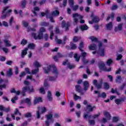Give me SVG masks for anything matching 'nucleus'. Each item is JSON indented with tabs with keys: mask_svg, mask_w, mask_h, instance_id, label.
<instances>
[{
	"mask_svg": "<svg viewBox=\"0 0 126 126\" xmlns=\"http://www.w3.org/2000/svg\"><path fill=\"white\" fill-rule=\"evenodd\" d=\"M53 68V73L55 74L56 76L55 77H49V80L50 81H55L56 79H57V77H58V75L59 74V71H58V69L57 68V67L54 64L52 65H49L47 66V68L46 67H44L43 68V70L45 72V73L46 74H48L49 72L51 71V69Z\"/></svg>",
	"mask_w": 126,
	"mask_h": 126,
	"instance_id": "f257e3e1",
	"label": "nucleus"
},
{
	"mask_svg": "<svg viewBox=\"0 0 126 126\" xmlns=\"http://www.w3.org/2000/svg\"><path fill=\"white\" fill-rule=\"evenodd\" d=\"M43 32H46V30L44 27H41L39 30V32H38L37 36L36 33L34 32L32 33V36L33 37L35 40H37V39H38V40H41V39L43 38Z\"/></svg>",
	"mask_w": 126,
	"mask_h": 126,
	"instance_id": "f03ea898",
	"label": "nucleus"
},
{
	"mask_svg": "<svg viewBox=\"0 0 126 126\" xmlns=\"http://www.w3.org/2000/svg\"><path fill=\"white\" fill-rule=\"evenodd\" d=\"M98 65L99 68V72H102V70L103 71H107V72H110V71L112 70V68L111 67L107 69L105 63H104L102 62L101 61L98 62Z\"/></svg>",
	"mask_w": 126,
	"mask_h": 126,
	"instance_id": "7ed1b4c3",
	"label": "nucleus"
},
{
	"mask_svg": "<svg viewBox=\"0 0 126 126\" xmlns=\"http://www.w3.org/2000/svg\"><path fill=\"white\" fill-rule=\"evenodd\" d=\"M27 91H29L30 93H33L35 92V91H34V89L33 88V87H32L31 89L29 86H26L24 87L22 89V91L21 93L22 95L25 96V95H26V92H27Z\"/></svg>",
	"mask_w": 126,
	"mask_h": 126,
	"instance_id": "20e7f679",
	"label": "nucleus"
},
{
	"mask_svg": "<svg viewBox=\"0 0 126 126\" xmlns=\"http://www.w3.org/2000/svg\"><path fill=\"white\" fill-rule=\"evenodd\" d=\"M47 120L45 121L46 126H50V124L54 123V119H53V114L50 113L47 115H46Z\"/></svg>",
	"mask_w": 126,
	"mask_h": 126,
	"instance_id": "39448f33",
	"label": "nucleus"
},
{
	"mask_svg": "<svg viewBox=\"0 0 126 126\" xmlns=\"http://www.w3.org/2000/svg\"><path fill=\"white\" fill-rule=\"evenodd\" d=\"M87 56V53L86 52H83L81 54V56H79L77 53H75L74 54V58L75 59L76 62H79L80 60V58H82V59H85L86 56Z\"/></svg>",
	"mask_w": 126,
	"mask_h": 126,
	"instance_id": "423d86ee",
	"label": "nucleus"
},
{
	"mask_svg": "<svg viewBox=\"0 0 126 126\" xmlns=\"http://www.w3.org/2000/svg\"><path fill=\"white\" fill-rule=\"evenodd\" d=\"M93 83L94 86L97 88V89H101L102 88V85L103 84V79H101L99 80V83L98 84L97 80H94Z\"/></svg>",
	"mask_w": 126,
	"mask_h": 126,
	"instance_id": "0eeeda50",
	"label": "nucleus"
},
{
	"mask_svg": "<svg viewBox=\"0 0 126 126\" xmlns=\"http://www.w3.org/2000/svg\"><path fill=\"white\" fill-rule=\"evenodd\" d=\"M97 43H98V48L100 57H105V49L104 48H101L103 44L100 41L97 42Z\"/></svg>",
	"mask_w": 126,
	"mask_h": 126,
	"instance_id": "6e6552de",
	"label": "nucleus"
},
{
	"mask_svg": "<svg viewBox=\"0 0 126 126\" xmlns=\"http://www.w3.org/2000/svg\"><path fill=\"white\" fill-rule=\"evenodd\" d=\"M68 3L69 4L72 8H73V10L74 11H76V10H77L78 9V7H79V6L78 5H76L74 6V1L73 0H68Z\"/></svg>",
	"mask_w": 126,
	"mask_h": 126,
	"instance_id": "1a4fd4ad",
	"label": "nucleus"
},
{
	"mask_svg": "<svg viewBox=\"0 0 126 126\" xmlns=\"http://www.w3.org/2000/svg\"><path fill=\"white\" fill-rule=\"evenodd\" d=\"M63 65H67V67L69 68V69H72V68H74L75 66L73 64H70V63L68 61V60H66L63 63Z\"/></svg>",
	"mask_w": 126,
	"mask_h": 126,
	"instance_id": "9d476101",
	"label": "nucleus"
},
{
	"mask_svg": "<svg viewBox=\"0 0 126 126\" xmlns=\"http://www.w3.org/2000/svg\"><path fill=\"white\" fill-rule=\"evenodd\" d=\"M62 26L63 28H65L66 31H67L69 28V27L70 26V24H69V22H68L65 23V21L63 20L62 21Z\"/></svg>",
	"mask_w": 126,
	"mask_h": 126,
	"instance_id": "9b49d317",
	"label": "nucleus"
},
{
	"mask_svg": "<svg viewBox=\"0 0 126 126\" xmlns=\"http://www.w3.org/2000/svg\"><path fill=\"white\" fill-rule=\"evenodd\" d=\"M94 94H98V98H105L107 97V94L106 93H102L101 94H100V92L98 91H94Z\"/></svg>",
	"mask_w": 126,
	"mask_h": 126,
	"instance_id": "f8f14e48",
	"label": "nucleus"
},
{
	"mask_svg": "<svg viewBox=\"0 0 126 126\" xmlns=\"http://www.w3.org/2000/svg\"><path fill=\"white\" fill-rule=\"evenodd\" d=\"M2 82H4V83H7L8 82V80H4L2 79H0V89L1 90L2 88H6V85L3 84L2 85H0L2 83Z\"/></svg>",
	"mask_w": 126,
	"mask_h": 126,
	"instance_id": "ddd939ff",
	"label": "nucleus"
},
{
	"mask_svg": "<svg viewBox=\"0 0 126 126\" xmlns=\"http://www.w3.org/2000/svg\"><path fill=\"white\" fill-rule=\"evenodd\" d=\"M86 108L89 112H93L94 109L96 110V107L95 106H92L90 104H88Z\"/></svg>",
	"mask_w": 126,
	"mask_h": 126,
	"instance_id": "4468645a",
	"label": "nucleus"
},
{
	"mask_svg": "<svg viewBox=\"0 0 126 126\" xmlns=\"http://www.w3.org/2000/svg\"><path fill=\"white\" fill-rule=\"evenodd\" d=\"M84 90V91H87L89 89V83L87 81H85L83 82Z\"/></svg>",
	"mask_w": 126,
	"mask_h": 126,
	"instance_id": "2eb2a0df",
	"label": "nucleus"
},
{
	"mask_svg": "<svg viewBox=\"0 0 126 126\" xmlns=\"http://www.w3.org/2000/svg\"><path fill=\"white\" fill-rule=\"evenodd\" d=\"M39 102H43L42 97H39L34 98L33 100V103L34 105H37V104H38V103H39Z\"/></svg>",
	"mask_w": 126,
	"mask_h": 126,
	"instance_id": "dca6fc26",
	"label": "nucleus"
},
{
	"mask_svg": "<svg viewBox=\"0 0 126 126\" xmlns=\"http://www.w3.org/2000/svg\"><path fill=\"white\" fill-rule=\"evenodd\" d=\"M79 17V14L77 13H74L72 15V17L73 18V21L75 23H78V19L76 17Z\"/></svg>",
	"mask_w": 126,
	"mask_h": 126,
	"instance_id": "f3484780",
	"label": "nucleus"
},
{
	"mask_svg": "<svg viewBox=\"0 0 126 126\" xmlns=\"http://www.w3.org/2000/svg\"><path fill=\"white\" fill-rule=\"evenodd\" d=\"M27 51H28V48H25L24 50H23L22 51L21 53V58L23 59L25 56L27 55Z\"/></svg>",
	"mask_w": 126,
	"mask_h": 126,
	"instance_id": "a211bd4d",
	"label": "nucleus"
},
{
	"mask_svg": "<svg viewBox=\"0 0 126 126\" xmlns=\"http://www.w3.org/2000/svg\"><path fill=\"white\" fill-rule=\"evenodd\" d=\"M83 48H84V43L83 42L81 41L80 43L79 46L78 47L79 51H80V52H81V53H83V52H84V50L82 49H83Z\"/></svg>",
	"mask_w": 126,
	"mask_h": 126,
	"instance_id": "6ab92c4d",
	"label": "nucleus"
},
{
	"mask_svg": "<svg viewBox=\"0 0 126 126\" xmlns=\"http://www.w3.org/2000/svg\"><path fill=\"white\" fill-rule=\"evenodd\" d=\"M36 47V45L33 43H31L28 45V49H31V50H34L35 47Z\"/></svg>",
	"mask_w": 126,
	"mask_h": 126,
	"instance_id": "aec40b11",
	"label": "nucleus"
},
{
	"mask_svg": "<svg viewBox=\"0 0 126 126\" xmlns=\"http://www.w3.org/2000/svg\"><path fill=\"white\" fill-rule=\"evenodd\" d=\"M104 117L106 118L107 120H111V114L107 111H105L103 113Z\"/></svg>",
	"mask_w": 126,
	"mask_h": 126,
	"instance_id": "412c9836",
	"label": "nucleus"
},
{
	"mask_svg": "<svg viewBox=\"0 0 126 126\" xmlns=\"http://www.w3.org/2000/svg\"><path fill=\"white\" fill-rule=\"evenodd\" d=\"M88 26H87L86 25H83L80 26V29H81V31L88 30Z\"/></svg>",
	"mask_w": 126,
	"mask_h": 126,
	"instance_id": "4be33fe9",
	"label": "nucleus"
},
{
	"mask_svg": "<svg viewBox=\"0 0 126 126\" xmlns=\"http://www.w3.org/2000/svg\"><path fill=\"white\" fill-rule=\"evenodd\" d=\"M25 103H26V104H27L28 107H30V106H31L32 105L31 99H30V98H26L25 99Z\"/></svg>",
	"mask_w": 126,
	"mask_h": 126,
	"instance_id": "5701e85b",
	"label": "nucleus"
},
{
	"mask_svg": "<svg viewBox=\"0 0 126 126\" xmlns=\"http://www.w3.org/2000/svg\"><path fill=\"white\" fill-rule=\"evenodd\" d=\"M75 89L76 91L77 92H78V93H81V92L82 91V89H81V86L79 85H77L75 86Z\"/></svg>",
	"mask_w": 126,
	"mask_h": 126,
	"instance_id": "b1692460",
	"label": "nucleus"
},
{
	"mask_svg": "<svg viewBox=\"0 0 126 126\" xmlns=\"http://www.w3.org/2000/svg\"><path fill=\"white\" fill-rule=\"evenodd\" d=\"M106 28L108 30L111 31L113 28V23L111 22L106 25Z\"/></svg>",
	"mask_w": 126,
	"mask_h": 126,
	"instance_id": "393cba45",
	"label": "nucleus"
},
{
	"mask_svg": "<svg viewBox=\"0 0 126 126\" xmlns=\"http://www.w3.org/2000/svg\"><path fill=\"white\" fill-rule=\"evenodd\" d=\"M89 48L91 51H95V50H96V45L95 44H91L89 46Z\"/></svg>",
	"mask_w": 126,
	"mask_h": 126,
	"instance_id": "a878e982",
	"label": "nucleus"
},
{
	"mask_svg": "<svg viewBox=\"0 0 126 126\" xmlns=\"http://www.w3.org/2000/svg\"><path fill=\"white\" fill-rule=\"evenodd\" d=\"M122 80H123V79H122L121 76H117L116 77L115 81H116V83H121L122 82Z\"/></svg>",
	"mask_w": 126,
	"mask_h": 126,
	"instance_id": "bb28decb",
	"label": "nucleus"
},
{
	"mask_svg": "<svg viewBox=\"0 0 126 126\" xmlns=\"http://www.w3.org/2000/svg\"><path fill=\"white\" fill-rule=\"evenodd\" d=\"M103 87L105 90H109L110 89V85L107 82H104L103 83Z\"/></svg>",
	"mask_w": 126,
	"mask_h": 126,
	"instance_id": "cd10ccee",
	"label": "nucleus"
},
{
	"mask_svg": "<svg viewBox=\"0 0 126 126\" xmlns=\"http://www.w3.org/2000/svg\"><path fill=\"white\" fill-rule=\"evenodd\" d=\"M47 98L49 101H53V97H52V93L51 91H49L47 94Z\"/></svg>",
	"mask_w": 126,
	"mask_h": 126,
	"instance_id": "c85d7f7f",
	"label": "nucleus"
},
{
	"mask_svg": "<svg viewBox=\"0 0 126 126\" xmlns=\"http://www.w3.org/2000/svg\"><path fill=\"white\" fill-rule=\"evenodd\" d=\"M99 21H100V19H99V17L97 16H94L93 18V22H94V23H98Z\"/></svg>",
	"mask_w": 126,
	"mask_h": 126,
	"instance_id": "c756f323",
	"label": "nucleus"
},
{
	"mask_svg": "<svg viewBox=\"0 0 126 126\" xmlns=\"http://www.w3.org/2000/svg\"><path fill=\"white\" fill-rule=\"evenodd\" d=\"M27 4V1L26 0H22L21 1V6L23 8H25Z\"/></svg>",
	"mask_w": 126,
	"mask_h": 126,
	"instance_id": "7c9ffc66",
	"label": "nucleus"
},
{
	"mask_svg": "<svg viewBox=\"0 0 126 126\" xmlns=\"http://www.w3.org/2000/svg\"><path fill=\"white\" fill-rule=\"evenodd\" d=\"M89 39H90V40H91L92 42H96V43H97V42H99V41L98 40V38L94 36H91Z\"/></svg>",
	"mask_w": 126,
	"mask_h": 126,
	"instance_id": "2f4dec72",
	"label": "nucleus"
},
{
	"mask_svg": "<svg viewBox=\"0 0 126 126\" xmlns=\"http://www.w3.org/2000/svg\"><path fill=\"white\" fill-rule=\"evenodd\" d=\"M27 43H28V41L25 39V38H23L21 42V45L23 47L25 46V45H26Z\"/></svg>",
	"mask_w": 126,
	"mask_h": 126,
	"instance_id": "473e14b6",
	"label": "nucleus"
},
{
	"mask_svg": "<svg viewBox=\"0 0 126 126\" xmlns=\"http://www.w3.org/2000/svg\"><path fill=\"white\" fill-rule=\"evenodd\" d=\"M60 15V11H59L57 10H56L55 11L52 12V15H53V16H57V15Z\"/></svg>",
	"mask_w": 126,
	"mask_h": 126,
	"instance_id": "72a5a7b5",
	"label": "nucleus"
},
{
	"mask_svg": "<svg viewBox=\"0 0 126 126\" xmlns=\"http://www.w3.org/2000/svg\"><path fill=\"white\" fill-rule=\"evenodd\" d=\"M124 101V99H116L115 100V102L117 105H120V104H121V103Z\"/></svg>",
	"mask_w": 126,
	"mask_h": 126,
	"instance_id": "f704fd0d",
	"label": "nucleus"
},
{
	"mask_svg": "<svg viewBox=\"0 0 126 126\" xmlns=\"http://www.w3.org/2000/svg\"><path fill=\"white\" fill-rule=\"evenodd\" d=\"M12 74H13V73L12 72V69L10 68L9 70L7 71V76H11Z\"/></svg>",
	"mask_w": 126,
	"mask_h": 126,
	"instance_id": "c9c22d12",
	"label": "nucleus"
},
{
	"mask_svg": "<svg viewBox=\"0 0 126 126\" xmlns=\"http://www.w3.org/2000/svg\"><path fill=\"white\" fill-rule=\"evenodd\" d=\"M33 65H34V66H35L36 68H39V67H40V66H41V65L40 64L39 62H38L37 61H35L33 63Z\"/></svg>",
	"mask_w": 126,
	"mask_h": 126,
	"instance_id": "e433bc0d",
	"label": "nucleus"
},
{
	"mask_svg": "<svg viewBox=\"0 0 126 126\" xmlns=\"http://www.w3.org/2000/svg\"><path fill=\"white\" fill-rule=\"evenodd\" d=\"M55 40H56L57 44L59 45H60L61 44H63V45H64L63 42L62 41V40L58 39V36H55Z\"/></svg>",
	"mask_w": 126,
	"mask_h": 126,
	"instance_id": "4c0bfd02",
	"label": "nucleus"
},
{
	"mask_svg": "<svg viewBox=\"0 0 126 126\" xmlns=\"http://www.w3.org/2000/svg\"><path fill=\"white\" fill-rule=\"evenodd\" d=\"M39 72V68H36L35 69H33L32 70V73L31 74H37Z\"/></svg>",
	"mask_w": 126,
	"mask_h": 126,
	"instance_id": "58836bf2",
	"label": "nucleus"
},
{
	"mask_svg": "<svg viewBox=\"0 0 126 126\" xmlns=\"http://www.w3.org/2000/svg\"><path fill=\"white\" fill-rule=\"evenodd\" d=\"M120 120V118L118 117H113L112 119V122L113 123H118L119 121Z\"/></svg>",
	"mask_w": 126,
	"mask_h": 126,
	"instance_id": "ea45409f",
	"label": "nucleus"
},
{
	"mask_svg": "<svg viewBox=\"0 0 126 126\" xmlns=\"http://www.w3.org/2000/svg\"><path fill=\"white\" fill-rule=\"evenodd\" d=\"M18 100V97H17V96L15 95V96L13 97V98H12L11 100L12 103H13V104H15V101Z\"/></svg>",
	"mask_w": 126,
	"mask_h": 126,
	"instance_id": "a19ab883",
	"label": "nucleus"
},
{
	"mask_svg": "<svg viewBox=\"0 0 126 126\" xmlns=\"http://www.w3.org/2000/svg\"><path fill=\"white\" fill-rule=\"evenodd\" d=\"M48 13H49V11L48 10H47L45 11V12H41V17H44V16L46 15L47 17H48V15H47V14H48Z\"/></svg>",
	"mask_w": 126,
	"mask_h": 126,
	"instance_id": "79ce46f5",
	"label": "nucleus"
},
{
	"mask_svg": "<svg viewBox=\"0 0 126 126\" xmlns=\"http://www.w3.org/2000/svg\"><path fill=\"white\" fill-rule=\"evenodd\" d=\"M25 118H31L32 117V114L30 112H28L24 114Z\"/></svg>",
	"mask_w": 126,
	"mask_h": 126,
	"instance_id": "37998d69",
	"label": "nucleus"
},
{
	"mask_svg": "<svg viewBox=\"0 0 126 126\" xmlns=\"http://www.w3.org/2000/svg\"><path fill=\"white\" fill-rule=\"evenodd\" d=\"M70 45H71V50H75V49L77 48V47L76 46V45H75V44L71 42Z\"/></svg>",
	"mask_w": 126,
	"mask_h": 126,
	"instance_id": "c03bdc74",
	"label": "nucleus"
},
{
	"mask_svg": "<svg viewBox=\"0 0 126 126\" xmlns=\"http://www.w3.org/2000/svg\"><path fill=\"white\" fill-rule=\"evenodd\" d=\"M79 41V37L77 36H74L73 38V41L74 43H76V42H78Z\"/></svg>",
	"mask_w": 126,
	"mask_h": 126,
	"instance_id": "a18cd8bd",
	"label": "nucleus"
},
{
	"mask_svg": "<svg viewBox=\"0 0 126 126\" xmlns=\"http://www.w3.org/2000/svg\"><path fill=\"white\" fill-rule=\"evenodd\" d=\"M126 83H123V85L119 87V90L121 91H123V90H124V89H125V87H126Z\"/></svg>",
	"mask_w": 126,
	"mask_h": 126,
	"instance_id": "49530a36",
	"label": "nucleus"
},
{
	"mask_svg": "<svg viewBox=\"0 0 126 126\" xmlns=\"http://www.w3.org/2000/svg\"><path fill=\"white\" fill-rule=\"evenodd\" d=\"M88 118V119H91L92 118V115H88L87 114L84 115V119H86Z\"/></svg>",
	"mask_w": 126,
	"mask_h": 126,
	"instance_id": "de8ad7c7",
	"label": "nucleus"
},
{
	"mask_svg": "<svg viewBox=\"0 0 126 126\" xmlns=\"http://www.w3.org/2000/svg\"><path fill=\"white\" fill-rule=\"evenodd\" d=\"M22 23H23V26L25 27V28H27L29 26V23H28V22L25 21H23Z\"/></svg>",
	"mask_w": 126,
	"mask_h": 126,
	"instance_id": "09e8293b",
	"label": "nucleus"
},
{
	"mask_svg": "<svg viewBox=\"0 0 126 126\" xmlns=\"http://www.w3.org/2000/svg\"><path fill=\"white\" fill-rule=\"evenodd\" d=\"M107 65H111L113 63V60L111 59H108L106 63Z\"/></svg>",
	"mask_w": 126,
	"mask_h": 126,
	"instance_id": "8fccbe9b",
	"label": "nucleus"
},
{
	"mask_svg": "<svg viewBox=\"0 0 126 126\" xmlns=\"http://www.w3.org/2000/svg\"><path fill=\"white\" fill-rule=\"evenodd\" d=\"M89 123L90 124V126H94L95 125V120H89Z\"/></svg>",
	"mask_w": 126,
	"mask_h": 126,
	"instance_id": "3c124183",
	"label": "nucleus"
},
{
	"mask_svg": "<svg viewBox=\"0 0 126 126\" xmlns=\"http://www.w3.org/2000/svg\"><path fill=\"white\" fill-rule=\"evenodd\" d=\"M4 42L5 44L6 47H10L11 44H10L9 41L7 40H4Z\"/></svg>",
	"mask_w": 126,
	"mask_h": 126,
	"instance_id": "603ef678",
	"label": "nucleus"
},
{
	"mask_svg": "<svg viewBox=\"0 0 126 126\" xmlns=\"http://www.w3.org/2000/svg\"><path fill=\"white\" fill-rule=\"evenodd\" d=\"M117 57L116 58V61H120L123 58V55H122L121 54L118 55Z\"/></svg>",
	"mask_w": 126,
	"mask_h": 126,
	"instance_id": "864d4df0",
	"label": "nucleus"
},
{
	"mask_svg": "<svg viewBox=\"0 0 126 126\" xmlns=\"http://www.w3.org/2000/svg\"><path fill=\"white\" fill-rule=\"evenodd\" d=\"M74 99L75 101H77V100H78V99H81V97H80V96H78L76 94H74Z\"/></svg>",
	"mask_w": 126,
	"mask_h": 126,
	"instance_id": "5fc2aeb1",
	"label": "nucleus"
},
{
	"mask_svg": "<svg viewBox=\"0 0 126 126\" xmlns=\"http://www.w3.org/2000/svg\"><path fill=\"white\" fill-rule=\"evenodd\" d=\"M4 112H5V113H8V112H10V107H8L7 108L4 107Z\"/></svg>",
	"mask_w": 126,
	"mask_h": 126,
	"instance_id": "6e6d98bb",
	"label": "nucleus"
},
{
	"mask_svg": "<svg viewBox=\"0 0 126 126\" xmlns=\"http://www.w3.org/2000/svg\"><path fill=\"white\" fill-rule=\"evenodd\" d=\"M13 17H11L9 21V24L10 26H12V22H13Z\"/></svg>",
	"mask_w": 126,
	"mask_h": 126,
	"instance_id": "4d7b16f0",
	"label": "nucleus"
},
{
	"mask_svg": "<svg viewBox=\"0 0 126 126\" xmlns=\"http://www.w3.org/2000/svg\"><path fill=\"white\" fill-rule=\"evenodd\" d=\"M8 15H9V14H8L7 13H6L5 14L1 16V19H4V18H6Z\"/></svg>",
	"mask_w": 126,
	"mask_h": 126,
	"instance_id": "13d9d810",
	"label": "nucleus"
},
{
	"mask_svg": "<svg viewBox=\"0 0 126 126\" xmlns=\"http://www.w3.org/2000/svg\"><path fill=\"white\" fill-rule=\"evenodd\" d=\"M15 74H16V75L19 74V70L18 69V67L15 66Z\"/></svg>",
	"mask_w": 126,
	"mask_h": 126,
	"instance_id": "bf43d9fd",
	"label": "nucleus"
},
{
	"mask_svg": "<svg viewBox=\"0 0 126 126\" xmlns=\"http://www.w3.org/2000/svg\"><path fill=\"white\" fill-rule=\"evenodd\" d=\"M46 112H47V108H46V107H43L41 109L40 114H44Z\"/></svg>",
	"mask_w": 126,
	"mask_h": 126,
	"instance_id": "052dcab7",
	"label": "nucleus"
},
{
	"mask_svg": "<svg viewBox=\"0 0 126 126\" xmlns=\"http://www.w3.org/2000/svg\"><path fill=\"white\" fill-rule=\"evenodd\" d=\"M40 93H42V94H45L46 92H45V90L44 88H41L39 90Z\"/></svg>",
	"mask_w": 126,
	"mask_h": 126,
	"instance_id": "680f3d73",
	"label": "nucleus"
},
{
	"mask_svg": "<svg viewBox=\"0 0 126 126\" xmlns=\"http://www.w3.org/2000/svg\"><path fill=\"white\" fill-rule=\"evenodd\" d=\"M82 61H83V63L84 64H86V63H89V61L85 59V58H83L82 59Z\"/></svg>",
	"mask_w": 126,
	"mask_h": 126,
	"instance_id": "e2e57ef3",
	"label": "nucleus"
},
{
	"mask_svg": "<svg viewBox=\"0 0 126 126\" xmlns=\"http://www.w3.org/2000/svg\"><path fill=\"white\" fill-rule=\"evenodd\" d=\"M46 0H42L41 1L39 2V3L40 4V5H43V4H44V3H46Z\"/></svg>",
	"mask_w": 126,
	"mask_h": 126,
	"instance_id": "0e129e2a",
	"label": "nucleus"
},
{
	"mask_svg": "<svg viewBox=\"0 0 126 126\" xmlns=\"http://www.w3.org/2000/svg\"><path fill=\"white\" fill-rule=\"evenodd\" d=\"M12 61H7L6 62V64H7L8 65H11V64H12Z\"/></svg>",
	"mask_w": 126,
	"mask_h": 126,
	"instance_id": "69168bd1",
	"label": "nucleus"
},
{
	"mask_svg": "<svg viewBox=\"0 0 126 126\" xmlns=\"http://www.w3.org/2000/svg\"><path fill=\"white\" fill-rule=\"evenodd\" d=\"M58 58H63V57H64V55H63V54H62L61 53H58L57 54V56Z\"/></svg>",
	"mask_w": 126,
	"mask_h": 126,
	"instance_id": "338daca9",
	"label": "nucleus"
},
{
	"mask_svg": "<svg viewBox=\"0 0 126 126\" xmlns=\"http://www.w3.org/2000/svg\"><path fill=\"white\" fill-rule=\"evenodd\" d=\"M118 8V5H113L112 7H111L112 10H115V9H117Z\"/></svg>",
	"mask_w": 126,
	"mask_h": 126,
	"instance_id": "774afa93",
	"label": "nucleus"
}]
</instances>
